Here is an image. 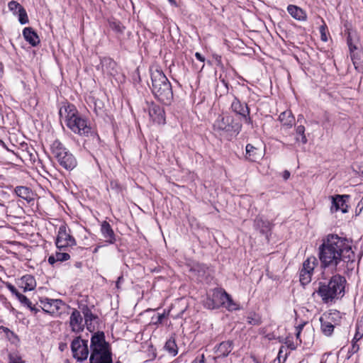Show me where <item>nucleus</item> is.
<instances>
[{
  "mask_svg": "<svg viewBox=\"0 0 363 363\" xmlns=\"http://www.w3.org/2000/svg\"><path fill=\"white\" fill-rule=\"evenodd\" d=\"M233 341L228 340L220 342L217 347H216L215 352L217 354V357H225L233 350Z\"/></svg>",
  "mask_w": 363,
  "mask_h": 363,
  "instance_id": "nucleus-17",
  "label": "nucleus"
},
{
  "mask_svg": "<svg viewBox=\"0 0 363 363\" xmlns=\"http://www.w3.org/2000/svg\"><path fill=\"white\" fill-rule=\"evenodd\" d=\"M90 363H113L112 352L103 332L94 333L91 338Z\"/></svg>",
  "mask_w": 363,
  "mask_h": 363,
  "instance_id": "nucleus-4",
  "label": "nucleus"
},
{
  "mask_svg": "<svg viewBox=\"0 0 363 363\" xmlns=\"http://www.w3.org/2000/svg\"><path fill=\"white\" fill-rule=\"evenodd\" d=\"M55 255V259H57V262H64L70 259V255L67 252H57Z\"/></svg>",
  "mask_w": 363,
  "mask_h": 363,
  "instance_id": "nucleus-38",
  "label": "nucleus"
},
{
  "mask_svg": "<svg viewBox=\"0 0 363 363\" xmlns=\"http://www.w3.org/2000/svg\"><path fill=\"white\" fill-rule=\"evenodd\" d=\"M172 5L177 6V3L175 0H168Z\"/></svg>",
  "mask_w": 363,
  "mask_h": 363,
  "instance_id": "nucleus-57",
  "label": "nucleus"
},
{
  "mask_svg": "<svg viewBox=\"0 0 363 363\" xmlns=\"http://www.w3.org/2000/svg\"><path fill=\"white\" fill-rule=\"evenodd\" d=\"M164 318V314H160L157 317V323H161L163 320V318Z\"/></svg>",
  "mask_w": 363,
  "mask_h": 363,
  "instance_id": "nucleus-54",
  "label": "nucleus"
},
{
  "mask_svg": "<svg viewBox=\"0 0 363 363\" xmlns=\"http://www.w3.org/2000/svg\"><path fill=\"white\" fill-rule=\"evenodd\" d=\"M320 363H325V362H321Z\"/></svg>",
  "mask_w": 363,
  "mask_h": 363,
  "instance_id": "nucleus-60",
  "label": "nucleus"
},
{
  "mask_svg": "<svg viewBox=\"0 0 363 363\" xmlns=\"http://www.w3.org/2000/svg\"><path fill=\"white\" fill-rule=\"evenodd\" d=\"M203 306L208 309L218 308V303L213 300V297H207L203 301Z\"/></svg>",
  "mask_w": 363,
  "mask_h": 363,
  "instance_id": "nucleus-35",
  "label": "nucleus"
},
{
  "mask_svg": "<svg viewBox=\"0 0 363 363\" xmlns=\"http://www.w3.org/2000/svg\"><path fill=\"white\" fill-rule=\"evenodd\" d=\"M9 363H25L23 360H22V358L15 354H11L9 356Z\"/></svg>",
  "mask_w": 363,
  "mask_h": 363,
  "instance_id": "nucleus-41",
  "label": "nucleus"
},
{
  "mask_svg": "<svg viewBox=\"0 0 363 363\" xmlns=\"http://www.w3.org/2000/svg\"><path fill=\"white\" fill-rule=\"evenodd\" d=\"M152 91L155 97L161 103L169 105L173 99V92L170 82L164 74L158 69L152 71Z\"/></svg>",
  "mask_w": 363,
  "mask_h": 363,
  "instance_id": "nucleus-5",
  "label": "nucleus"
},
{
  "mask_svg": "<svg viewBox=\"0 0 363 363\" xmlns=\"http://www.w3.org/2000/svg\"><path fill=\"white\" fill-rule=\"evenodd\" d=\"M242 128L239 122H235L233 116L228 115H220L213 123V129L216 131H225L238 134Z\"/></svg>",
  "mask_w": 363,
  "mask_h": 363,
  "instance_id": "nucleus-7",
  "label": "nucleus"
},
{
  "mask_svg": "<svg viewBox=\"0 0 363 363\" xmlns=\"http://www.w3.org/2000/svg\"><path fill=\"white\" fill-rule=\"evenodd\" d=\"M213 57L215 60L216 65L218 66H222L221 56L218 54H213Z\"/></svg>",
  "mask_w": 363,
  "mask_h": 363,
  "instance_id": "nucleus-47",
  "label": "nucleus"
},
{
  "mask_svg": "<svg viewBox=\"0 0 363 363\" xmlns=\"http://www.w3.org/2000/svg\"><path fill=\"white\" fill-rule=\"evenodd\" d=\"M101 232L106 242L113 244L116 241L115 233L107 221H103L101 225Z\"/></svg>",
  "mask_w": 363,
  "mask_h": 363,
  "instance_id": "nucleus-16",
  "label": "nucleus"
},
{
  "mask_svg": "<svg viewBox=\"0 0 363 363\" xmlns=\"http://www.w3.org/2000/svg\"><path fill=\"white\" fill-rule=\"evenodd\" d=\"M317 264V259L311 257L305 260L302 269L300 271V282L302 285H306L311 281L314 268Z\"/></svg>",
  "mask_w": 363,
  "mask_h": 363,
  "instance_id": "nucleus-10",
  "label": "nucleus"
},
{
  "mask_svg": "<svg viewBox=\"0 0 363 363\" xmlns=\"http://www.w3.org/2000/svg\"><path fill=\"white\" fill-rule=\"evenodd\" d=\"M195 57H196L197 60H200L201 62H204L205 60V58L199 52H196Z\"/></svg>",
  "mask_w": 363,
  "mask_h": 363,
  "instance_id": "nucleus-50",
  "label": "nucleus"
},
{
  "mask_svg": "<svg viewBox=\"0 0 363 363\" xmlns=\"http://www.w3.org/2000/svg\"><path fill=\"white\" fill-rule=\"evenodd\" d=\"M69 325L74 333H79L84 330L83 318L77 309H74L70 315Z\"/></svg>",
  "mask_w": 363,
  "mask_h": 363,
  "instance_id": "nucleus-14",
  "label": "nucleus"
},
{
  "mask_svg": "<svg viewBox=\"0 0 363 363\" xmlns=\"http://www.w3.org/2000/svg\"><path fill=\"white\" fill-rule=\"evenodd\" d=\"M346 279L340 274L333 275L329 280L320 281L317 294L325 303L344 296Z\"/></svg>",
  "mask_w": 363,
  "mask_h": 363,
  "instance_id": "nucleus-3",
  "label": "nucleus"
},
{
  "mask_svg": "<svg viewBox=\"0 0 363 363\" xmlns=\"http://www.w3.org/2000/svg\"><path fill=\"white\" fill-rule=\"evenodd\" d=\"M280 353H281V352H279V357H278V359H279V363H281V362H280Z\"/></svg>",
  "mask_w": 363,
  "mask_h": 363,
  "instance_id": "nucleus-58",
  "label": "nucleus"
},
{
  "mask_svg": "<svg viewBox=\"0 0 363 363\" xmlns=\"http://www.w3.org/2000/svg\"><path fill=\"white\" fill-rule=\"evenodd\" d=\"M363 337V315L361 316L357 322L356 333L354 335V341H359Z\"/></svg>",
  "mask_w": 363,
  "mask_h": 363,
  "instance_id": "nucleus-31",
  "label": "nucleus"
},
{
  "mask_svg": "<svg viewBox=\"0 0 363 363\" xmlns=\"http://www.w3.org/2000/svg\"><path fill=\"white\" fill-rule=\"evenodd\" d=\"M357 342L358 341H354V339L353 338L352 342V348H351V351L353 354L357 352L359 350V347L357 345Z\"/></svg>",
  "mask_w": 363,
  "mask_h": 363,
  "instance_id": "nucleus-46",
  "label": "nucleus"
},
{
  "mask_svg": "<svg viewBox=\"0 0 363 363\" xmlns=\"http://www.w3.org/2000/svg\"><path fill=\"white\" fill-rule=\"evenodd\" d=\"M73 357L79 362L87 359L89 355L88 340H82L80 337L74 339L71 344Z\"/></svg>",
  "mask_w": 363,
  "mask_h": 363,
  "instance_id": "nucleus-8",
  "label": "nucleus"
},
{
  "mask_svg": "<svg viewBox=\"0 0 363 363\" xmlns=\"http://www.w3.org/2000/svg\"><path fill=\"white\" fill-rule=\"evenodd\" d=\"M30 308V310L33 312L35 314L37 313L39 311V309L36 308L34 306L32 305V303L30 302V306H27Z\"/></svg>",
  "mask_w": 363,
  "mask_h": 363,
  "instance_id": "nucleus-51",
  "label": "nucleus"
},
{
  "mask_svg": "<svg viewBox=\"0 0 363 363\" xmlns=\"http://www.w3.org/2000/svg\"><path fill=\"white\" fill-rule=\"evenodd\" d=\"M319 320L320 322V328L322 333L325 336H331L335 326L333 323L329 322V320H331V319H330V316H328V318L320 317Z\"/></svg>",
  "mask_w": 363,
  "mask_h": 363,
  "instance_id": "nucleus-19",
  "label": "nucleus"
},
{
  "mask_svg": "<svg viewBox=\"0 0 363 363\" xmlns=\"http://www.w3.org/2000/svg\"><path fill=\"white\" fill-rule=\"evenodd\" d=\"M6 287L12 293V294L16 296V297L17 296V294H20V292L18 291L16 287L10 283L6 284Z\"/></svg>",
  "mask_w": 363,
  "mask_h": 363,
  "instance_id": "nucleus-45",
  "label": "nucleus"
},
{
  "mask_svg": "<svg viewBox=\"0 0 363 363\" xmlns=\"http://www.w3.org/2000/svg\"><path fill=\"white\" fill-rule=\"evenodd\" d=\"M23 35L26 40L32 46H36L40 43L38 35L30 27L25 28L23 30Z\"/></svg>",
  "mask_w": 363,
  "mask_h": 363,
  "instance_id": "nucleus-18",
  "label": "nucleus"
},
{
  "mask_svg": "<svg viewBox=\"0 0 363 363\" xmlns=\"http://www.w3.org/2000/svg\"><path fill=\"white\" fill-rule=\"evenodd\" d=\"M318 255L322 267L335 271L339 270L338 266L342 263L354 262L355 257L348 240L335 234H329L323 239Z\"/></svg>",
  "mask_w": 363,
  "mask_h": 363,
  "instance_id": "nucleus-1",
  "label": "nucleus"
},
{
  "mask_svg": "<svg viewBox=\"0 0 363 363\" xmlns=\"http://www.w3.org/2000/svg\"><path fill=\"white\" fill-rule=\"evenodd\" d=\"M287 11L296 20L305 21L306 19V13L305 11L297 6L289 5Z\"/></svg>",
  "mask_w": 363,
  "mask_h": 363,
  "instance_id": "nucleus-22",
  "label": "nucleus"
},
{
  "mask_svg": "<svg viewBox=\"0 0 363 363\" xmlns=\"http://www.w3.org/2000/svg\"><path fill=\"white\" fill-rule=\"evenodd\" d=\"M362 175H363V169H362Z\"/></svg>",
  "mask_w": 363,
  "mask_h": 363,
  "instance_id": "nucleus-61",
  "label": "nucleus"
},
{
  "mask_svg": "<svg viewBox=\"0 0 363 363\" xmlns=\"http://www.w3.org/2000/svg\"><path fill=\"white\" fill-rule=\"evenodd\" d=\"M56 262H57V259H55V255H52L48 257V262L50 264H54Z\"/></svg>",
  "mask_w": 363,
  "mask_h": 363,
  "instance_id": "nucleus-49",
  "label": "nucleus"
},
{
  "mask_svg": "<svg viewBox=\"0 0 363 363\" xmlns=\"http://www.w3.org/2000/svg\"><path fill=\"white\" fill-rule=\"evenodd\" d=\"M98 248H99V247H96V248H95V250H94V252H96L98 251Z\"/></svg>",
  "mask_w": 363,
  "mask_h": 363,
  "instance_id": "nucleus-59",
  "label": "nucleus"
},
{
  "mask_svg": "<svg viewBox=\"0 0 363 363\" xmlns=\"http://www.w3.org/2000/svg\"><path fill=\"white\" fill-rule=\"evenodd\" d=\"M16 298L24 306H30V300L26 296L23 295L22 294L20 293L19 294H17Z\"/></svg>",
  "mask_w": 363,
  "mask_h": 363,
  "instance_id": "nucleus-42",
  "label": "nucleus"
},
{
  "mask_svg": "<svg viewBox=\"0 0 363 363\" xmlns=\"http://www.w3.org/2000/svg\"><path fill=\"white\" fill-rule=\"evenodd\" d=\"M69 230L65 225H62L58 230L55 244L58 249L62 250L67 247H72L76 245L75 239L70 235Z\"/></svg>",
  "mask_w": 363,
  "mask_h": 363,
  "instance_id": "nucleus-9",
  "label": "nucleus"
},
{
  "mask_svg": "<svg viewBox=\"0 0 363 363\" xmlns=\"http://www.w3.org/2000/svg\"><path fill=\"white\" fill-rule=\"evenodd\" d=\"M82 313L84 316L85 324L89 330H91V322L97 318V316L92 313L91 311L87 306H84L82 308Z\"/></svg>",
  "mask_w": 363,
  "mask_h": 363,
  "instance_id": "nucleus-28",
  "label": "nucleus"
},
{
  "mask_svg": "<svg viewBox=\"0 0 363 363\" xmlns=\"http://www.w3.org/2000/svg\"><path fill=\"white\" fill-rule=\"evenodd\" d=\"M290 177V172L288 171V170H285L284 172H283V178L284 179L286 180L289 178Z\"/></svg>",
  "mask_w": 363,
  "mask_h": 363,
  "instance_id": "nucleus-52",
  "label": "nucleus"
},
{
  "mask_svg": "<svg viewBox=\"0 0 363 363\" xmlns=\"http://www.w3.org/2000/svg\"><path fill=\"white\" fill-rule=\"evenodd\" d=\"M109 26L112 30L118 33H123L125 29V27L118 21H110Z\"/></svg>",
  "mask_w": 363,
  "mask_h": 363,
  "instance_id": "nucleus-32",
  "label": "nucleus"
},
{
  "mask_svg": "<svg viewBox=\"0 0 363 363\" xmlns=\"http://www.w3.org/2000/svg\"><path fill=\"white\" fill-rule=\"evenodd\" d=\"M296 132L298 135H300L301 136V142L303 144H306L307 143V138L305 135V127L302 125L297 126Z\"/></svg>",
  "mask_w": 363,
  "mask_h": 363,
  "instance_id": "nucleus-36",
  "label": "nucleus"
},
{
  "mask_svg": "<svg viewBox=\"0 0 363 363\" xmlns=\"http://www.w3.org/2000/svg\"><path fill=\"white\" fill-rule=\"evenodd\" d=\"M9 8L11 11H16L17 9L19 11L21 8H23L20 4L17 1H11L9 3Z\"/></svg>",
  "mask_w": 363,
  "mask_h": 363,
  "instance_id": "nucleus-43",
  "label": "nucleus"
},
{
  "mask_svg": "<svg viewBox=\"0 0 363 363\" xmlns=\"http://www.w3.org/2000/svg\"><path fill=\"white\" fill-rule=\"evenodd\" d=\"M303 325H300L298 326L297 329H298V332L296 333V337L298 338L299 335H300V333H301V329L303 328Z\"/></svg>",
  "mask_w": 363,
  "mask_h": 363,
  "instance_id": "nucleus-53",
  "label": "nucleus"
},
{
  "mask_svg": "<svg viewBox=\"0 0 363 363\" xmlns=\"http://www.w3.org/2000/svg\"><path fill=\"white\" fill-rule=\"evenodd\" d=\"M123 277H119L118 278V280L116 281V286L118 288L119 287V284L121 283V281H123Z\"/></svg>",
  "mask_w": 363,
  "mask_h": 363,
  "instance_id": "nucleus-55",
  "label": "nucleus"
},
{
  "mask_svg": "<svg viewBox=\"0 0 363 363\" xmlns=\"http://www.w3.org/2000/svg\"><path fill=\"white\" fill-rule=\"evenodd\" d=\"M208 268L204 264H197L194 267V270L198 272L199 276H203L206 274Z\"/></svg>",
  "mask_w": 363,
  "mask_h": 363,
  "instance_id": "nucleus-39",
  "label": "nucleus"
},
{
  "mask_svg": "<svg viewBox=\"0 0 363 363\" xmlns=\"http://www.w3.org/2000/svg\"><path fill=\"white\" fill-rule=\"evenodd\" d=\"M262 157L261 153L257 152V149L251 144L246 146V158L251 162H256Z\"/></svg>",
  "mask_w": 363,
  "mask_h": 363,
  "instance_id": "nucleus-27",
  "label": "nucleus"
},
{
  "mask_svg": "<svg viewBox=\"0 0 363 363\" xmlns=\"http://www.w3.org/2000/svg\"><path fill=\"white\" fill-rule=\"evenodd\" d=\"M347 45H348V47H349V49H350V51L351 53H352L354 52V50H357L356 45H353V43L352 42V38H351L350 34H349L348 37H347Z\"/></svg>",
  "mask_w": 363,
  "mask_h": 363,
  "instance_id": "nucleus-44",
  "label": "nucleus"
},
{
  "mask_svg": "<svg viewBox=\"0 0 363 363\" xmlns=\"http://www.w3.org/2000/svg\"><path fill=\"white\" fill-rule=\"evenodd\" d=\"M322 21H323V24L322 26H320V38L323 41L326 42L328 40V38L326 35L327 26L324 23L323 19H322Z\"/></svg>",
  "mask_w": 363,
  "mask_h": 363,
  "instance_id": "nucleus-40",
  "label": "nucleus"
},
{
  "mask_svg": "<svg viewBox=\"0 0 363 363\" xmlns=\"http://www.w3.org/2000/svg\"><path fill=\"white\" fill-rule=\"evenodd\" d=\"M279 120L281 123L282 125L286 128H291L295 123V118L294 115L291 111L288 110L281 113L279 116Z\"/></svg>",
  "mask_w": 363,
  "mask_h": 363,
  "instance_id": "nucleus-20",
  "label": "nucleus"
},
{
  "mask_svg": "<svg viewBox=\"0 0 363 363\" xmlns=\"http://www.w3.org/2000/svg\"><path fill=\"white\" fill-rule=\"evenodd\" d=\"M204 359H205L204 354H201L200 356V357L196 358L192 363H205Z\"/></svg>",
  "mask_w": 363,
  "mask_h": 363,
  "instance_id": "nucleus-48",
  "label": "nucleus"
},
{
  "mask_svg": "<svg viewBox=\"0 0 363 363\" xmlns=\"http://www.w3.org/2000/svg\"><path fill=\"white\" fill-rule=\"evenodd\" d=\"M164 348L173 356H175L178 352L177 344L173 338H170L166 342Z\"/></svg>",
  "mask_w": 363,
  "mask_h": 363,
  "instance_id": "nucleus-30",
  "label": "nucleus"
},
{
  "mask_svg": "<svg viewBox=\"0 0 363 363\" xmlns=\"http://www.w3.org/2000/svg\"><path fill=\"white\" fill-rule=\"evenodd\" d=\"M328 316H330V319H331L329 322L333 323L335 326L340 324L341 316L339 311L335 310L328 313H324L321 317L328 318Z\"/></svg>",
  "mask_w": 363,
  "mask_h": 363,
  "instance_id": "nucleus-29",
  "label": "nucleus"
},
{
  "mask_svg": "<svg viewBox=\"0 0 363 363\" xmlns=\"http://www.w3.org/2000/svg\"><path fill=\"white\" fill-rule=\"evenodd\" d=\"M51 150L59 164L65 169L72 170L77 166L75 157L59 140L53 142Z\"/></svg>",
  "mask_w": 363,
  "mask_h": 363,
  "instance_id": "nucleus-6",
  "label": "nucleus"
},
{
  "mask_svg": "<svg viewBox=\"0 0 363 363\" xmlns=\"http://www.w3.org/2000/svg\"><path fill=\"white\" fill-rule=\"evenodd\" d=\"M228 294V293L220 289H215L213 290L212 297L218 303V308L225 303Z\"/></svg>",
  "mask_w": 363,
  "mask_h": 363,
  "instance_id": "nucleus-24",
  "label": "nucleus"
},
{
  "mask_svg": "<svg viewBox=\"0 0 363 363\" xmlns=\"http://www.w3.org/2000/svg\"><path fill=\"white\" fill-rule=\"evenodd\" d=\"M255 228L261 233L265 234L270 230V223L261 217H257L255 220Z\"/></svg>",
  "mask_w": 363,
  "mask_h": 363,
  "instance_id": "nucleus-26",
  "label": "nucleus"
},
{
  "mask_svg": "<svg viewBox=\"0 0 363 363\" xmlns=\"http://www.w3.org/2000/svg\"><path fill=\"white\" fill-rule=\"evenodd\" d=\"M247 322L252 325H259L262 323V320L259 315L253 313L247 316Z\"/></svg>",
  "mask_w": 363,
  "mask_h": 363,
  "instance_id": "nucleus-34",
  "label": "nucleus"
},
{
  "mask_svg": "<svg viewBox=\"0 0 363 363\" xmlns=\"http://www.w3.org/2000/svg\"><path fill=\"white\" fill-rule=\"evenodd\" d=\"M19 13V22L21 23V24H26L28 22V16H27V13L26 11V10L23 8H21V10H19L18 11Z\"/></svg>",
  "mask_w": 363,
  "mask_h": 363,
  "instance_id": "nucleus-37",
  "label": "nucleus"
},
{
  "mask_svg": "<svg viewBox=\"0 0 363 363\" xmlns=\"http://www.w3.org/2000/svg\"><path fill=\"white\" fill-rule=\"evenodd\" d=\"M345 196H336L335 198L333 199L332 206H331V211H337L338 210L342 211V212L345 213L347 211L346 208L347 207L345 204V201L343 199Z\"/></svg>",
  "mask_w": 363,
  "mask_h": 363,
  "instance_id": "nucleus-25",
  "label": "nucleus"
},
{
  "mask_svg": "<svg viewBox=\"0 0 363 363\" xmlns=\"http://www.w3.org/2000/svg\"><path fill=\"white\" fill-rule=\"evenodd\" d=\"M101 66L104 73L113 76L117 73V64L110 57L101 60Z\"/></svg>",
  "mask_w": 363,
  "mask_h": 363,
  "instance_id": "nucleus-15",
  "label": "nucleus"
},
{
  "mask_svg": "<svg viewBox=\"0 0 363 363\" xmlns=\"http://www.w3.org/2000/svg\"><path fill=\"white\" fill-rule=\"evenodd\" d=\"M60 116L65 115L66 125L74 133L81 136H88L91 128L86 118L82 116L72 104H68L60 109Z\"/></svg>",
  "mask_w": 363,
  "mask_h": 363,
  "instance_id": "nucleus-2",
  "label": "nucleus"
},
{
  "mask_svg": "<svg viewBox=\"0 0 363 363\" xmlns=\"http://www.w3.org/2000/svg\"><path fill=\"white\" fill-rule=\"evenodd\" d=\"M149 115L152 120L158 123L163 124L165 122L164 110L160 106L152 103L149 105Z\"/></svg>",
  "mask_w": 363,
  "mask_h": 363,
  "instance_id": "nucleus-13",
  "label": "nucleus"
},
{
  "mask_svg": "<svg viewBox=\"0 0 363 363\" xmlns=\"http://www.w3.org/2000/svg\"><path fill=\"white\" fill-rule=\"evenodd\" d=\"M36 286V282L34 277L31 275H25L21 278V287L23 291H32Z\"/></svg>",
  "mask_w": 363,
  "mask_h": 363,
  "instance_id": "nucleus-23",
  "label": "nucleus"
},
{
  "mask_svg": "<svg viewBox=\"0 0 363 363\" xmlns=\"http://www.w3.org/2000/svg\"><path fill=\"white\" fill-rule=\"evenodd\" d=\"M231 108L233 112L240 115L246 123H252V119L250 117V108L246 104H242L237 98H235L232 102Z\"/></svg>",
  "mask_w": 363,
  "mask_h": 363,
  "instance_id": "nucleus-12",
  "label": "nucleus"
},
{
  "mask_svg": "<svg viewBox=\"0 0 363 363\" xmlns=\"http://www.w3.org/2000/svg\"><path fill=\"white\" fill-rule=\"evenodd\" d=\"M16 195L23 199L30 202L33 200V193L32 190L24 186H18L15 188L14 190Z\"/></svg>",
  "mask_w": 363,
  "mask_h": 363,
  "instance_id": "nucleus-21",
  "label": "nucleus"
},
{
  "mask_svg": "<svg viewBox=\"0 0 363 363\" xmlns=\"http://www.w3.org/2000/svg\"><path fill=\"white\" fill-rule=\"evenodd\" d=\"M41 308L47 313L55 315L60 313L59 311L63 306V302L60 299H50L45 298L40 300Z\"/></svg>",
  "mask_w": 363,
  "mask_h": 363,
  "instance_id": "nucleus-11",
  "label": "nucleus"
},
{
  "mask_svg": "<svg viewBox=\"0 0 363 363\" xmlns=\"http://www.w3.org/2000/svg\"><path fill=\"white\" fill-rule=\"evenodd\" d=\"M225 306L228 311H235L238 309V305L236 303L230 295L228 294V298L226 299V302L223 305Z\"/></svg>",
  "mask_w": 363,
  "mask_h": 363,
  "instance_id": "nucleus-33",
  "label": "nucleus"
},
{
  "mask_svg": "<svg viewBox=\"0 0 363 363\" xmlns=\"http://www.w3.org/2000/svg\"><path fill=\"white\" fill-rule=\"evenodd\" d=\"M303 120H304L303 116L300 114L298 116L297 121L301 122Z\"/></svg>",
  "mask_w": 363,
  "mask_h": 363,
  "instance_id": "nucleus-56",
  "label": "nucleus"
}]
</instances>
